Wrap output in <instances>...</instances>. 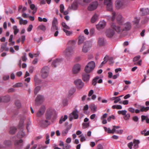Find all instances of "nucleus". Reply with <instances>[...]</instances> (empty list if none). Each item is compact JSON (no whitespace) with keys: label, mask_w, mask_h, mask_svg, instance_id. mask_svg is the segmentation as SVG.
I'll list each match as a JSON object with an SVG mask.
<instances>
[{"label":"nucleus","mask_w":149,"mask_h":149,"mask_svg":"<svg viewBox=\"0 0 149 149\" xmlns=\"http://www.w3.org/2000/svg\"><path fill=\"white\" fill-rule=\"evenodd\" d=\"M31 124V122L30 121L29 122L27 123L26 128L28 131L30 128Z\"/></svg>","instance_id":"63"},{"label":"nucleus","mask_w":149,"mask_h":149,"mask_svg":"<svg viewBox=\"0 0 149 149\" xmlns=\"http://www.w3.org/2000/svg\"><path fill=\"white\" fill-rule=\"evenodd\" d=\"M34 80L35 86L40 84L41 82V80L40 79L36 76H35V77Z\"/></svg>","instance_id":"27"},{"label":"nucleus","mask_w":149,"mask_h":149,"mask_svg":"<svg viewBox=\"0 0 149 149\" xmlns=\"http://www.w3.org/2000/svg\"><path fill=\"white\" fill-rule=\"evenodd\" d=\"M140 142L139 140H134V141L133 148L134 149H136L138 147V144Z\"/></svg>","instance_id":"37"},{"label":"nucleus","mask_w":149,"mask_h":149,"mask_svg":"<svg viewBox=\"0 0 149 149\" xmlns=\"http://www.w3.org/2000/svg\"><path fill=\"white\" fill-rule=\"evenodd\" d=\"M85 40V38L83 36H80L79 37V41L78 44L79 45L82 43Z\"/></svg>","instance_id":"36"},{"label":"nucleus","mask_w":149,"mask_h":149,"mask_svg":"<svg viewBox=\"0 0 149 149\" xmlns=\"http://www.w3.org/2000/svg\"><path fill=\"white\" fill-rule=\"evenodd\" d=\"M7 42L3 43L2 44L1 48L3 50L8 51L9 50L8 47H7Z\"/></svg>","instance_id":"24"},{"label":"nucleus","mask_w":149,"mask_h":149,"mask_svg":"<svg viewBox=\"0 0 149 149\" xmlns=\"http://www.w3.org/2000/svg\"><path fill=\"white\" fill-rule=\"evenodd\" d=\"M140 18H137L135 17L134 18V20L133 21V22L135 24H138L139 22Z\"/></svg>","instance_id":"43"},{"label":"nucleus","mask_w":149,"mask_h":149,"mask_svg":"<svg viewBox=\"0 0 149 149\" xmlns=\"http://www.w3.org/2000/svg\"><path fill=\"white\" fill-rule=\"evenodd\" d=\"M74 1L73 2V3L71 5V6H70L69 7L68 9V10H72V9H74Z\"/></svg>","instance_id":"61"},{"label":"nucleus","mask_w":149,"mask_h":149,"mask_svg":"<svg viewBox=\"0 0 149 149\" xmlns=\"http://www.w3.org/2000/svg\"><path fill=\"white\" fill-rule=\"evenodd\" d=\"M92 45V42L90 41H87L84 43L82 47V51L84 53H87L90 49Z\"/></svg>","instance_id":"3"},{"label":"nucleus","mask_w":149,"mask_h":149,"mask_svg":"<svg viewBox=\"0 0 149 149\" xmlns=\"http://www.w3.org/2000/svg\"><path fill=\"white\" fill-rule=\"evenodd\" d=\"M69 118L70 121H72L74 118V111H73L72 113L70 114Z\"/></svg>","instance_id":"40"},{"label":"nucleus","mask_w":149,"mask_h":149,"mask_svg":"<svg viewBox=\"0 0 149 149\" xmlns=\"http://www.w3.org/2000/svg\"><path fill=\"white\" fill-rule=\"evenodd\" d=\"M23 142V141L22 139L16 140L14 143L15 148L17 149H20L22 146V144Z\"/></svg>","instance_id":"11"},{"label":"nucleus","mask_w":149,"mask_h":149,"mask_svg":"<svg viewBox=\"0 0 149 149\" xmlns=\"http://www.w3.org/2000/svg\"><path fill=\"white\" fill-rule=\"evenodd\" d=\"M64 9V6L63 4H61L60 6V11L61 13H63Z\"/></svg>","instance_id":"56"},{"label":"nucleus","mask_w":149,"mask_h":149,"mask_svg":"<svg viewBox=\"0 0 149 149\" xmlns=\"http://www.w3.org/2000/svg\"><path fill=\"white\" fill-rule=\"evenodd\" d=\"M71 147L70 145L66 144L63 147V149H69Z\"/></svg>","instance_id":"64"},{"label":"nucleus","mask_w":149,"mask_h":149,"mask_svg":"<svg viewBox=\"0 0 149 149\" xmlns=\"http://www.w3.org/2000/svg\"><path fill=\"white\" fill-rule=\"evenodd\" d=\"M87 65L93 70L95 67V63L93 61H91L89 62Z\"/></svg>","instance_id":"34"},{"label":"nucleus","mask_w":149,"mask_h":149,"mask_svg":"<svg viewBox=\"0 0 149 149\" xmlns=\"http://www.w3.org/2000/svg\"><path fill=\"white\" fill-rule=\"evenodd\" d=\"M22 86V84L21 83H17L13 85V87L14 88L19 87Z\"/></svg>","instance_id":"54"},{"label":"nucleus","mask_w":149,"mask_h":149,"mask_svg":"<svg viewBox=\"0 0 149 149\" xmlns=\"http://www.w3.org/2000/svg\"><path fill=\"white\" fill-rule=\"evenodd\" d=\"M68 132V130L67 129H66L63 131L62 133V135L63 136H65Z\"/></svg>","instance_id":"59"},{"label":"nucleus","mask_w":149,"mask_h":149,"mask_svg":"<svg viewBox=\"0 0 149 149\" xmlns=\"http://www.w3.org/2000/svg\"><path fill=\"white\" fill-rule=\"evenodd\" d=\"M93 70L91 67L86 65L85 68L84 70L86 72L89 73L91 72Z\"/></svg>","instance_id":"38"},{"label":"nucleus","mask_w":149,"mask_h":149,"mask_svg":"<svg viewBox=\"0 0 149 149\" xmlns=\"http://www.w3.org/2000/svg\"><path fill=\"white\" fill-rule=\"evenodd\" d=\"M43 99V96L38 95L35 100V101L36 103H38L40 101H41Z\"/></svg>","instance_id":"31"},{"label":"nucleus","mask_w":149,"mask_h":149,"mask_svg":"<svg viewBox=\"0 0 149 149\" xmlns=\"http://www.w3.org/2000/svg\"><path fill=\"white\" fill-rule=\"evenodd\" d=\"M79 137H80V141L81 142L85 141L86 140L85 136L82 134L80 135Z\"/></svg>","instance_id":"55"},{"label":"nucleus","mask_w":149,"mask_h":149,"mask_svg":"<svg viewBox=\"0 0 149 149\" xmlns=\"http://www.w3.org/2000/svg\"><path fill=\"white\" fill-rule=\"evenodd\" d=\"M13 35H10V38L9 40V41L10 42H11V43H10L9 44V45H13L15 44V42L12 41L13 38Z\"/></svg>","instance_id":"45"},{"label":"nucleus","mask_w":149,"mask_h":149,"mask_svg":"<svg viewBox=\"0 0 149 149\" xmlns=\"http://www.w3.org/2000/svg\"><path fill=\"white\" fill-rule=\"evenodd\" d=\"M98 5V3L97 1H94L89 5L88 9L89 11L93 10L97 8Z\"/></svg>","instance_id":"6"},{"label":"nucleus","mask_w":149,"mask_h":149,"mask_svg":"<svg viewBox=\"0 0 149 149\" xmlns=\"http://www.w3.org/2000/svg\"><path fill=\"white\" fill-rule=\"evenodd\" d=\"M62 61V59L61 58L57 59L52 63V65L54 67H56L57 65H58L60 62Z\"/></svg>","instance_id":"20"},{"label":"nucleus","mask_w":149,"mask_h":149,"mask_svg":"<svg viewBox=\"0 0 149 149\" xmlns=\"http://www.w3.org/2000/svg\"><path fill=\"white\" fill-rule=\"evenodd\" d=\"M118 113L119 114H122L123 115H125L127 113V111L126 110L119 111L118 112Z\"/></svg>","instance_id":"49"},{"label":"nucleus","mask_w":149,"mask_h":149,"mask_svg":"<svg viewBox=\"0 0 149 149\" xmlns=\"http://www.w3.org/2000/svg\"><path fill=\"white\" fill-rule=\"evenodd\" d=\"M10 99V97L9 95H6L0 97V102H7L9 101Z\"/></svg>","instance_id":"18"},{"label":"nucleus","mask_w":149,"mask_h":149,"mask_svg":"<svg viewBox=\"0 0 149 149\" xmlns=\"http://www.w3.org/2000/svg\"><path fill=\"white\" fill-rule=\"evenodd\" d=\"M89 123H82V125L84 128H85L88 127L89 126Z\"/></svg>","instance_id":"62"},{"label":"nucleus","mask_w":149,"mask_h":149,"mask_svg":"<svg viewBox=\"0 0 149 149\" xmlns=\"http://www.w3.org/2000/svg\"><path fill=\"white\" fill-rule=\"evenodd\" d=\"M90 75L88 74H84L82 75V79L85 82L88 81L89 79Z\"/></svg>","instance_id":"21"},{"label":"nucleus","mask_w":149,"mask_h":149,"mask_svg":"<svg viewBox=\"0 0 149 149\" xmlns=\"http://www.w3.org/2000/svg\"><path fill=\"white\" fill-rule=\"evenodd\" d=\"M63 31L65 33L66 35L67 36H70L72 33V31H69L68 30H65L64 29V31Z\"/></svg>","instance_id":"46"},{"label":"nucleus","mask_w":149,"mask_h":149,"mask_svg":"<svg viewBox=\"0 0 149 149\" xmlns=\"http://www.w3.org/2000/svg\"><path fill=\"white\" fill-rule=\"evenodd\" d=\"M108 56H105L104 58V61L102 62L101 64V65L99 66V68H101L103 65L104 64H105L107 61V58H108Z\"/></svg>","instance_id":"42"},{"label":"nucleus","mask_w":149,"mask_h":149,"mask_svg":"<svg viewBox=\"0 0 149 149\" xmlns=\"http://www.w3.org/2000/svg\"><path fill=\"white\" fill-rule=\"evenodd\" d=\"M139 119L138 117L136 116H134L132 118V120L136 123H137L138 122Z\"/></svg>","instance_id":"53"},{"label":"nucleus","mask_w":149,"mask_h":149,"mask_svg":"<svg viewBox=\"0 0 149 149\" xmlns=\"http://www.w3.org/2000/svg\"><path fill=\"white\" fill-rule=\"evenodd\" d=\"M40 123L42 126L45 127L49 125L50 123L47 120H43L40 121Z\"/></svg>","instance_id":"15"},{"label":"nucleus","mask_w":149,"mask_h":149,"mask_svg":"<svg viewBox=\"0 0 149 149\" xmlns=\"http://www.w3.org/2000/svg\"><path fill=\"white\" fill-rule=\"evenodd\" d=\"M81 68V65L78 63L75 64V74L79 72Z\"/></svg>","instance_id":"17"},{"label":"nucleus","mask_w":149,"mask_h":149,"mask_svg":"<svg viewBox=\"0 0 149 149\" xmlns=\"http://www.w3.org/2000/svg\"><path fill=\"white\" fill-rule=\"evenodd\" d=\"M47 119H50L52 118L54 120L57 117V114L56 111L52 108H49L47 110L46 113Z\"/></svg>","instance_id":"2"},{"label":"nucleus","mask_w":149,"mask_h":149,"mask_svg":"<svg viewBox=\"0 0 149 149\" xmlns=\"http://www.w3.org/2000/svg\"><path fill=\"white\" fill-rule=\"evenodd\" d=\"M106 42V40L104 38H99L98 43L100 46H104L105 45Z\"/></svg>","instance_id":"16"},{"label":"nucleus","mask_w":149,"mask_h":149,"mask_svg":"<svg viewBox=\"0 0 149 149\" xmlns=\"http://www.w3.org/2000/svg\"><path fill=\"white\" fill-rule=\"evenodd\" d=\"M104 128L105 132H107L108 133H114V129H112L111 130L110 128H107L106 127H104Z\"/></svg>","instance_id":"32"},{"label":"nucleus","mask_w":149,"mask_h":149,"mask_svg":"<svg viewBox=\"0 0 149 149\" xmlns=\"http://www.w3.org/2000/svg\"><path fill=\"white\" fill-rule=\"evenodd\" d=\"M61 24L63 27L62 30L63 31H64V29L65 30H69L70 29V27L69 26H68L65 23V22H63L61 23Z\"/></svg>","instance_id":"25"},{"label":"nucleus","mask_w":149,"mask_h":149,"mask_svg":"<svg viewBox=\"0 0 149 149\" xmlns=\"http://www.w3.org/2000/svg\"><path fill=\"white\" fill-rule=\"evenodd\" d=\"M37 29L39 30H41L43 31H45L46 29V26L42 24H41L38 26Z\"/></svg>","instance_id":"23"},{"label":"nucleus","mask_w":149,"mask_h":149,"mask_svg":"<svg viewBox=\"0 0 149 149\" xmlns=\"http://www.w3.org/2000/svg\"><path fill=\"white\" fill-rule=\"evenodd\" d=\"M58 24V20L56 18H54L52 22V25H57Z\"/></svg>","instance_id":"57"},{"label":"nucleus","mask_w":149,"mask_h":149,"mask_svg":"<svg viewBox=\"0 0 149 149\" xmlns=\"http://www.w3.org/2000/svg\"><path fill=\"white\" fill-rule=\"evenodd\" d=\"M11 143V142L10 140H6L3 142L4 146H1L0 144V148H5L10 145Z\"/></svg>","instance_id":"22"},{"label":"nucleus","mask_w":149,"mask_h":149,"mask_svg":"<svg viewBox=\"0 0 149 149\" xmlns=\"http://www.w3.org/2000/svg\"><path fill=\"white\" fill-rule=\"evenodd\" d=\"M132 24L129 22H127L121 25H116L114 23H112L111 25V28L118 33H121L124 31H130L131 29Z\"/></svg>","instance_id":"1"},{"label":"nucleus","mask_w":149,"mask_h":149,"mask_svg":"<svg viewBox=\"0 0 149 149\" xmlns=\"http://www.w3.org/2000/svg\"><path fill=\"white\" fill-rule=\"evenodd\" d=\"M116 20L118 24H115L116 25H120L122 24L123 23L124 20L122 18V16L120 15H119L117 16L116 17Z\"/></svg>","instance_id":"13"},{"label":"nucleus","mask_w":149,"mask_h":149,"mask_svg":"<svg viewBox=\"0 0 149 149\" xmlns=\"http://www.w3.org/2000/svg\"><path fill=\"white\" fill-rule=\"evenodd\" d=\"M116 6L118 9L123 8L125 7L123 1L122 0H117L116 2Z\"/></svg>","instance_id":"9"},{"label":"nucleus","mask_w":149,"mask_h":149,"mask_svg":"<svg viewBox=\"0 0 149 149\" xmlns=\"http://www.w3.org/2000/svg\"><path fill=\"white\" fill-rule=\"evenodd\" d=\"M17 129L15 127H11L10 128L9 132L11 134H14L16 131Z\"/></svg>","instance_id":"41"},{"label":"nucleus","mask_w":149,"mask_h":149,"mask_svg":"<svg viewBox=\"0 0 149 149\" xmlns=\"http://www.w3.org/2000/svg\"><path fill=\"white\" fill-rule=\"evenodd\" d=\"M136 108L138 109H140L141 112H146L149 110V107H145L144 106L138 105Z\"/></svg>","instance_id":"14"},{"label":"nucleus","mask_w":149,"mask_h":149,"mask_svg":"<svg viewBox=\"0 0 149 149\" xmlns=\"http://www.w3.org/2000/svg\"><path fill=\"white\" fill-rule=\"evenodd\" d=\"M111 0H105L104 3L107 5V10L108 11H112V3Z\"/></svg>","instance_id":"8"},{"label":"nucleus","mask_w":149,"mask_h":149,"mask_svg":"<svg viewBox=\"0 0 149 149\" xmlns=\"http://www.w3.org/2000/svg\"><path fill=\"white\" fill-rule=\"evenodd\" d=\"M115 32L113 30L109 29L107 30L106 34L107 36L109 38L112 37L114 34Z\"/></svg>","instance_id":"12"},{"label":"nucleus","mask_w":149,"mask_h":149,"mask_svg":"<svg viewBox=\"0 0 149 149\" xmlns=\"http://www.w3.org/2000/svg\"><path fill=\"white\" fill-rule=\"evenodd\" d=\"M90 108L92 111L93 113L97 111V107L94 104H93L90 105Z\"/></svg>","instance_id":"35"},{"label":"nucleus","mask_w":149,"mask_h":149,"mask_svg":"<svg viewBox=\"0 0 149 149\" xmlns=\"http://www.w3.org/2000/svg\"><path fill=\"white\" fill-rule=\"evenodd\" d=\"M74 48L71 47H69L65 49L63 53V55L66 59H68L71 56L73 51Z\"/></svg>","instance_id":"4"},{"label":"nucleus","mask_w":149,"mask_h":149,"mask_svg":"<svg viewBox=\"0 0 149 149\" xmlns=\"http://www.w3.org/2000/svg\"><path fill=\"white\" fill-rule=\"evenodd\" d=\"M45 108L44 107H42L40 108L37 113V115L38 116H40L42 115L45 111Z\"/></svg>","instance_id":"19"},{"label":"nucleus","mask_w":149,"mask_h":149,"mask_svg":"<svg viewBox=\"0 0 149 149\" xmlns=\"http://www.w3.org/2000/svg\"><path fill=\"white\" fill-rule=\"evenodd\" d=\"M27 21L26 20H23V19H21L20 21H19V24L20 25L26 24L27 23Z\"/></svg>","instance_id":"47"},{"label":"nucleus","mask_w":149,"mask_h":149,"mask_svg":"<svg viewBox=\"0 0 149 149\" xmlns=\"http://www.w3.org/2000/svg\"><path fill=\"white\" fill-rule=\"evenodd\" d=\"M49 68L47 66L44 67L42 70V76L43 78L47 77L49 75Z\"/></svg>","instance_id":"5"},{"label":"nucleus","mask_w":149,"mask_h":149,"mask_svg":"<svg viewBox=\"0 0 149 149\" xmlns=\"http://www.w3.org/2000/svg\"><path fill=\"white\" fill-rule=\"evenodd\" d=\"M98 19V15L96 14H95L91 19V22L92 23H95Z\"/></svg>","instance_id":"30"},{"label":"nucleus","mask_w":149,"mask_h":149,"mask_svg":"<svg viewBox=\"0 0 149 149\" xmlns=\"http://www.w3.org/2000/svg\"><path fill=\"white\" fill-rule=\"evenodd\" d=\"M25 135V134L23 131L20 130L18 132L17 134V137L18 138H21L24 137Z\"/></svg>","instance_id":"29"},{"label":"nucleus","mask_w":149,"mask_h":149,"mask_svg":"<svg viewBox=\"0 0 149 149\" xmlns=\"http://www.w3.org/2000/svg\"><path fill=\"white\" fill-rule=\"evenodd\" d=\"M30 6L31 9L33 10L32 13L33 14H34L37 11V8L36 7L35 5L33 4H31L30 5Z\"/></svg>","instance_id":"26"},{"label":"nucleus","mask_w":149,"mask_h":149,"mask_svg":"<svg viewBox=\"0 0 149 149\" xmlns=\"http://www.w3.org/2000/svg\"><path fill=\"white\" fill-rule=\"evenodd\" d=\"M75 84L76 87L79 90L81 89L84 86V83L80 79L76 80L75 81Z\"/></svg>","instance_id":"7"},{"label":"nucleus","mask_w":149,"mask_h":149,"mask_svg":"<svg viewBox=\"0 0 149 149\" xmlns=\"http://www.w3.org/2000/svg\"><path fill=\"white\" fill-rule=\"evenodd\" d=\"M130 117V115L129 113H126V114L124 115L123 118L125 120H127L129 119Z\"/></svg>","instance_id":"51"},{"label":"nucleus","mask_w":149,"mask_h":149,"mask_svg":"<svg viewBox=\"0 0 149 149\" xmlns=\"http://www.w3.org/2000/svg\"><path fill=\"white\" fill-rule=\"evenodd\" d=\"M99 78V77L97 76L92 81V83L93 84L94 86H95L96 84L97 83V81Z\"/></svg>","instance_id":"48"},{"label":"nucleus","mask_w":149,"mask_h":149,"mask_svg":"<svg viewBox=\"0 0 149 149\" xmlns=\"http://www.w3.org/2000/svg\"><path fill=\"white\" fill-rule=\"evenodd\" d=\"M74 92V88H71L69 91V93L68 95V97H71Z\"/></svg>","instance_id":"39"},{"label":"nucleus","mask_w":149,"mask_h":149,"mask_svg":"<svg viewBox=\"0 0 149 149\" xmlns=\"http://www.w3.org/2000/svg\"><path fill=\"white\" fill-rule=\"evenodd\" d=\"M40 89V87L39 86H37L36 87L35 89L34 93L35 94H36Z\"/></svg>","instance_id":"52"},{"label":"nucleus","mask_w":149,"mask_h":149,"mask_svg":"<svg viewBox=\"0 0 149 149\" xmlns=\"http://www.w3.org/2000/svg\"><path fill=\"white\" fill-rule=\"evenodd\" d=\"M58 28L56 25L52 24V26L51 28V30L52 31H54L55 30H58Z\"/></svg>","instance_id":"50"},{"label":"nucleus","mask_w":149,"mask_h":149,"mask_svg":"<svg viewBox=\"0 0 149 149\" xmlns=\"http://www.w3.org/2000/svg\"><path fill=\"white\" fill-rule=\"evenodd\" d=\"M140 11L142 12V15L149 14V10L148 8L144 9L143 8H141L140 9Z\"/></svg>","instance_id":"28"},{"label":"nucleus","mask_w":149,"mask_h":149,"mask_svg":"<svg viewBox=\"0 0 149 149\" xmlns=\"http://www.w3.org/2000/svg\"><path fill=\"white\" fill-rule=\"evenodd\" d=\"M22 60L23 61H25L27 59L26 54V53H24V56L22 57Z\"/></svg>","instance_id":"58"},{"label":"nucleus","mask_w":149,"mask_h":149,"mask_svg":"<svg viewBox=\"0 0 149 149\" xmlns=\"http://www.w3.org/2000/svg\"><path fill=\"white\" fill-rule=\"evenodd\" d=\"M13 29L14 30V34L16 35L18 32L19 31V29L16 25L13 26Z\"/></svg>","instance_id":"44"},{"label":"nucleus","mask_w":149,"mask_h":149,"mask_svg":"<svg viewBox=\"0 0 149 149\" xmlns=\"http://www.w3.org/2000/svg\"><path fill=\"white\" fill-rule=\"evenodd\" d=\"M15 104L18 108H19L21 107V104L19 101H16L15 102Z\"/></svg>","instance_id":"60"},{"label":"nucleus","mask_w":149,"mask_h":149,"mask_svg":"<svg viewBox=\"0 0 149 149\" xmlns=\"http://www.w3.org/2000/svg\"><path fill=\"white\" fill-rule=\"evenodd\" d=\"M106 22L104 21L100 22L98 24L96 25L97 29L99 30L103 29L106 26Z\"/></svg>","instance_id":"10"},{"label":"nucleus","mask_w":149,"mask_h":149,"mask_svg":"<svg viewBox=\"0 0 149 149\" xmlns=\"http://www.w3.org/2000/svg\"><path fill=\"white\" fill-rule=\"evenodd\" d=\"M68 118V116L66 115H65L64 116H61L59 120V123L62 124L63 122L65 121Z\"/></svg>","instance_id":"33"}]
</instances>
